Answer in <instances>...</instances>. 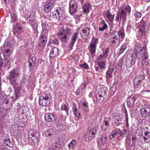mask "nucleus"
Here are the masks:
<instances>
[{"instance_id": "f257e3e1", "label": "nucleus", "mask_w": 150, "mask_h": 150, "mask_svg": "<svg viewBox=\"0 0 150 150\" xmlns=\"http://www.w3.org/2000/svg\"><path fill=\"white\" fill-rule=\"evenodd\" d=\"M143 50L140 44H137L135 46L134 53L137 58L139 60L142 59V64L143 65H147L149 64L148 60V55L146 52L144 51L143 53Z\"/></svg>"}, {"instance_id": "f03ea898", "label": "nucleus", "mask_w": 150, "mask_h": 150, "mask_svg": "<svg viewBox=\"0 0 150 150\" xmlns=\"http://www.w3.org/2000/svg\"><path fill=\"white\" fill-rule=\"evenodd\" d=\"M71 34L70 28L66 26H63L60 28L58 34L61 41L65 42H68Z\"/></svg>"}, {"instance_id": "7ed1b4c3", "label": "nucleus", "mask_w": 150, "mask_h": 150, "mask_svg": "<svg viewBox=\"0 0 150 150\" xmlns=\"http://www.w3.org/2000/svg\"><path fill=\"white\" fill-rule=\"evenodd\" d=\"M109 49L106 48L102 50V53L98 57L97 63L99 67L101 69H104L105 67L106 61L105 60L108 56Z\"/></svg>"}, {"instance_id": "20e7f679", "label": "nucleus", "mask_w": 150, "mask_h": 150, "mask_svg": "<svg viewBox=\"0 0 150 150\" xmlns=\"http://www.w3.org/2000/svg\"><path fill=\"white\" fill-rule=\"evenodd\" d=\"M19 70L18 68L13 69L9 73L8 79L10 83L15 86L18 83V77L19 75Z\"/></svg>"}, {"instance_id": "39448f33", "label": "nucleus", "mask_w": 150, "mask_h": 150, "mask_svg": "<svg viewBox=\"0 0 150 150\" xmlns=\"http://www.w3.org/2000/svg\"><path fill=\"white\" fill-rule=\"evenodd\" d=\"M97 133L96 129L95 128L92 129L86 133L84 135L85 140L86 142H89L91 141L95 137Z\"/></svg>"}, {"instance_id": "423d86ee", "label": "nucleus", "mask_w": 150, "mask_h": 150, "mask_svg": "<svg viewBox=\"0 0 150 150\" xmlns=\"http://www.w3.org/2000/svg\"><path fill=\"white\" fill-rule=\"evenodd\" d=\"M107 91V89L106 87L101 88L99 90L98 92V97L97 98V99L100 102H103L106 97Z\"/></svg>"}, {"instance_id": "0eeeda50", "label": "nucleus", "mask_w": 150, "mask_h": 150, "mask_svg": "<svg viewBox=\"0 0 150 150\" xmlns=\"http://www.w3.org/2000/svg\"><path fill=\"white\" fill-rule=\"evenodd\" d=\"M125 37L124 31L123 28L121 27L120 30L117 32V35H113V38L115 39L116 40L120 41H122Z\"/></svg>"}, {"instance_id": "6e6552de", "label": "nucleus", "mask_w": 150, "mask_h": 150, "mask_svg": "<svg viewBox=\"0 0 150 150\" xmlns=\"http://www.w3.org/2000/svg\"><path fill=\"white\" fill-rule=\"evenodd\" d=\"M69 13L73 15L77 11V5L74 0H71L69 3Z\"/></svg>"}, {"instance_id": "1a4fd4ad", "label": "nucleus", "mask_w": 150, "mask_h": 150, "mask_svg": "<svg viewBox=\"0 0 150 150\" xmlns=\"http://www.w3.org/2000/svg\"><path fill=\"white\" fill-rule=\"evenodd\" d=\"M146 23L143 18L141 22L138 23V27L139 28V34L140 36H142L144 33Z\"/></svg>"}, {"instance_id": "9d476101", "label": "nucleus", "mask_w": 150, "mask_h": 150, "mask_svg": "<svg viewBox=\"0 0 150 150\" xmlns=\"http://www.w3.org/2000/svg\"><path fill=\"white\" fill-rule=\"evenodd\" d=\"M126 13L125 10L122 9L120 12L117 13L115 20L117 21H121V20L123 21H125L126 20Z\"/></svg>"}, {"instance_id": "9b49d317", "label": "nucleus", "mask_w": 150, "mask_h": 150, "mask_svg": "<svg viewBox=\"0 0 150 150\" xmlns=\"http://www.w3.org/2000/svg\"><path fill=\"white\" fill-rule=\"evenodd\" d=\"M98 40V39L97 38H93L91 42L88 49L89 51L91 53H94L96 52Z\"/></svg>"}, {"instance_id": "f8f14e48", "label": "nucleus", "mask_w": 150, "mask_h": 150, "mask_svg": "<svg viewBox=\"0 0 150 150\" xmlns=\"http://www.w3.org/2000/svg\"><path fill=\"white\" fill-rule=\"evenodd\" d=\"M78 37V33L77 32L73 33L71 36L68 45L70 50H72L74 45Z\"/></svg>"}, {"instance_id": "ddd939ff", "label": "nucleus", "mask_w": 150, "mask_h": 150, "mask_svg": "<svg viewBox=\"0 0 150 150\" xmlns=\"http://www.w3.org/2000/svg\"><path fill=\"white\" fill-rule=\"evenodd\" d=\"M53 14L58 19H59L61 17H64V14L63 9L60 7L57 8L53 12Z\"/></svg>"}, {"instance_id": "4468645a", "label": "nucleus", "mask_w": 150, "mask_h": 150, "mask_svg": "<svg viewBox=\"0 0 150 150\" xmlns=\"http://www.w3.org/2000/svg\"><path fill=\"white\" fill-rule=\"evenodd\" d=\"M45 120L48 122H54L57 120V116L54 113H47L45 115Z\"/></svg>"}, {"instance_id": "2eb2a0df", "label": "nucleus", "mask_w": 150, "mask_h": 150, "mask_svg": "<svg viewBox=\"0 0 150 150\" xmlns=\"http://www.w3.org/2000/svg\"><path fill=\"white\" fill-rule=\"evenodd\" d=\"M11 45L9 42L6 40L5 42L4 46V51L3 52V55H8V56H10L11 53Z\"/></svg>"}, {"instance_id": "dca6fc26", "label": "nucleus", "mask_w": 150, "mask_h": 150, "mask_svg": "<svg viewBox=\"0 0 150 150\" xmlns=\"http://www.w3.org/2000/svg\"><path fill=\"white\" fill-rule=\"evenodd\" d=\"M136 59L132 56L129 55L127 56L126 59V65L129 68L131 67L135 63Z\"/></svg>"}, {"instance_id": "f3484780", "label": "nucleus", "mask_w": 150, "mask_h": 150, "mask_svg": "<svg viewBox=\"0 0 150 150\" xmlns=\"http://www.w3.org/2000/svg\"><path fill=\"white\" fill-rule=\"evenodd\" d=\"M47 35L41 34L39 39L38 44L40 47L45 45L47 41Z\"/></svg>"}, {"instance_id": "a211bd4d", "label": "nucleus", "mask_w": 150, "mask_h": 150, "mask_svg": "<svg viewBox=\"0 0 150 150\" xmlns=\"http://www.w3.org/2000/svg\"><path fill=\"white\" fill-rule=\"evenodd\" d=\"M13 87L14 90L16 98L17 99L21 97L23 94L22 91V88L21 86H16Z\"/></svg>"}, {"instance_id": "6ab92c4d", "label": "nucleus", "mask_w": 150, "mask_h": 150, "mask_svg": "<svg viewBox=\"0 0 150 150\" xmlns=\"http://www.w3.org/2000/svg\"><path fill=\"white\" fill-rule=\"evenodd\" d=\"M90 32V28L89 26L85 25L83 26L82 29V31L80 34L82 37L83 36L85 37L88 36Z\"/></svg>"}, {"instance_id": "aec40b11", "label": "nucleus", "mask_w": 150, "mask_h": 150, "mask_svg": "<svg viewBox=\"0 0 150 150\" xmlns=\"http://www.w3.org/2000/svg\"><path fill=\"white\" fill-rule=\"evenodd\" d=\"M54 3V1L51 0L50 2L45 5L44 9L45 13H48L50 12L52 9Z\"/></svg>"}, {"instance_id": "412c9836", "label": "nucleus", "mask_w": 150, "mask_h": 150, "mask_svg": "<svg viewBox=\"0 0 150 150\" xmlns=\"http://www.w3.org/2000/svg\"><path fill=\"white\" fill-rule=\"evenodd\" d=\"M42 25V33L48 35V30L51 28V26L47 23H43Z\"/></svg>"}, {"instance_id": "4be33fe9", "label": "nucleus", "mask_w": 150, "mask_h": 150, "mask_svg": "<svg viewBox=\"0 0 150 150\" xmlns=\"http://www.w3.org/2000/svg\"><path fill=\"white\" fill-rule=\"evenodd\" d=\"M137 99V97L136 96H133L129 98L127 100V105L130 107H133L135 101Z\"/></svg>"}, {"instance_id": "5701e85b", "label": "nucleus", "mask_w": 150, "mask_h": 150, "mask_svg": "<svg viewBox=\"0 0 150 150\" xmlns=\"http://www.w3.org/2000/svg\"><path fill=\"white\" fill-rule=\"evenodd\" d=\"M99 28L98 30L100 31H103L106 30L108 28V25L105 22V21L102 20L99 23Z\"/></svg>"}, {"instance_id": "b1692460", "label": "nucleus", "mask_w": 150, "mask_h": 150, "mask_svg": "<svg viewBox=\"0 0 150 150\" xmlns=\"http://www.w3.org/2000/svg\"><path fill=\"white\" fill-rule=\"evenodd\" d=\"M51 95L49 93H43L41 96L39 97V98L42 99L47 101L49 102L51 98Z\"/></svg>"}, {"instance_id": "393cba45", "label": "nucleus", "mask_w": 150, "mask_h": 150, "mask_svg": "<svg viewBox=\"0 0 150 150\" xmlns=\"http://www.w3.org/2000/svg\"><path fill=\"white\" fill-rule=\"evenodd\" d=\"M141 112L142 114L147 116L149 115L150 114V105H148L142 108L141 110Z\"/></svg>"}, {"instance_id": "a878e982", "label": "nucleus", "mask_w": 150, "mask_h": 150, "mask_svg": "<svg viewBox=\"0 0 150 150\" xmlns=\"http://www.w3.org/2000/svg\"><path fill=\"white\" fill-rule=\"evenodd\" d=\"M0 102L1 105L5 103L6 104H7L8 102V98L6 96H4L2 94L0 93Z\"/></svg>"}, {"instance_id": "bb28decb", "label": "nucleus", "mask_w": 150, "mask_h": 150, "mask_svg": "<svg viewBox=\"0 0 150 150\" xmlns=\"http://www.w3.org/2000/svg\"><path fill=\"white\" fill-rule=\"evenodd\" d=\"M120 134V135L122 134L121 132V130L119 129H117L113 131L110 136V139H112L113 138H114L115 136L117 134Z\"/></svg>"}, {"instance_id": "cd10ccee", "label": "nucleus", "mask_w": 150, "mask_h": 150, "mask_svg": "<svg viewBox=\"0 0 150 150\" xmlns=\"http://www.w3.org/2000/svg\"><path fill=\"white\" fill-rule=\"evenodd\" d=\"M114 69L109 67L106 73V80L111 78L112 77V73Z\"/></svg>"}, {"instance_id": "c85d7f7f", "label": "nucleus", "mask_w": 150, "mask_h": 150, "mask_svg": "<svg viewBox=\"0 0 150 150\" xmlns=\"http://www.w3.org/2000/svg\"><path fill=\"white\" fill-rule=\"evenodd\" d=\"M59 54L58 50L56 47L53 48L50 51V56L51 57H56Z\"/></svg>"}, {"instance_id": "c756f323", "label": "nucleus", "mask_w": 150, "mask_h": 150, "mask_svg": "<svg viewBox=\"0 0 150 150\" xmlns=\"http://www.w3.org/2000/svg\"><path fill=\"white\" fill-rule=\"evenodd\" d=\"M4 144L10 147H13V144L8 137H5L4 139Z\"/></svg>"}, {"instance_id": "7c9ffc66", "label": "nucleus", "mask_w": 150, "mask_h": 150, "mask_svg": "<svg viewBox=\"0 0 150 150\" xmlns=\"http://www.w3.org/2000/svg\"><path fill=\"white\" fill-rule=\"evenodd\" d=\"M108 138L105 137L103 136L100 138V139L98 141V144L100 146L106 144L107 143Z\"/></svg>"}, {"instance_id": "2f4dec72", "label": "nucleus", "mask_w": 150, "mask_h": 150, "mask_svg": "<svg viewBox=\"0 0 150 150\" xmlns=\"http://www.w3.org/2000/svg\"><path fill=\"white\" fill-rule=\"evenodd\" d=\"M122 117L119 115L116 116L114 118V123L117 126H119L121 122Z\"/></svg>"}, {"instance_id": "473e14b6", "label": "nucleus", "mask_w": 150, "mask_h": 150, "mask_svg": "<svg viewBox=\"0 0 150 150\" xmlns=\"http://www.w3.org/2000/svg\"><path fill=\"white\" fill-rule=\"evenodd\" d=\"M91 6L90 4L86 3L83 6V9L84 12L88 13L89 12V9Z\"/></svg>"}, {"instance_id": "72a5a7b5", "label": "nucleus", "mask_w": 150, "mask_h": 150, "mask_svg": "<svg viewBox=\"0 0 150 150\" xmlns=\"http://www.w3.org/2000/svg\"><path fill=\"white\" fill-rule=\"evenodd\" d=\"M76 144V140L72 139L71 141L68 144V148L69 149H73Z\"/></svg>"}, {"instance_id": "f704fd0d", "label": "nucleus", "mask_w": 150, "mask_h": 150, "mask_svg": "<svg viewBox=\"0 0 150 150\" xmlns=\"http://www.w3.org/2000/svg\"><path fill=\"white\" fill-rule=\"evenodd\" d=\"M44 133L45 136L47 137H52L53 134L52 129L51 128H50L46 131Z\"/></svg>"}, {"instance_id": "c9c22d12", "label": "nucleus", "mask_w": 150, "mask_h": 150, "mask_svg": "<svg viewBox=\"0 0 150 150\" xmlns=\"http://www.w3.org/2000/svg\"><path fill=\"white\" fill-rule=\"evenodd\" d=\"M68 105L66 103V104H63L61 107V110H64L66 112V114L67 115H68V111L69 108Z\"/></svg>"}, {"instance_id": "e433bc0d", "label": "nucleus", "mask_w": 150, "mask_h": 150, "mask_svg": "<svg viewBox=\"0 0 150 150\" xmlns=\"http://www.w3.org/2000/svg\"><path fill=\"white\" fill-rule=\"evenodd\" d=\"M49 102L45 100L39 98V103L40 105H42V106H46L48 105Z\"/></svg>"}, {"instance_id": "4c0bfd02", "label": "nucleus", "mask_w": 150, "mask_h": 150, "mask_svg": "<svg viewBox=\"0 0 150 150\" xmlns=\"http://www.w3.org/2000/svg\"><path fill=\"white\" fill-rule=\"evenodd\" d=\"M29 21L33 29L35 30H37L38 28V25L37 23L33 19H31Z\"/></svg>"}, {"instance_id": "58836bf2", "label": "nucleus", "mask_w": 150, "mask_h": 150, "mask_svg": "<svg viewBox=\"0 0 150 150\" xmlns=\"http://www.w3.org/2000/svg\"><path fill=\"white\" fill-rule=\"evenodd\" d=\"M60 139H57L54 145L53 146L56 148L59 149L61 147V145L60 143Z\"/></svg>"}, {"instance_id": "ea45409f", "label": "nucleus", "mask_w": 150, "mask_h": 150, "mask_svg": "<svg viewBox=\"0 0 150 150\" xmlns=\"http://www.w3.org/2000/svg\"><path fill=\"white\" fill-rule=\"evenodd\" d=\"M82 109L83 110L87 111L88 110V107L87 103L83 102L81 103Z\"/></svg>"}, {"instance_id": "a19ab883", "label": "nucleus", "mask_w": 150, "mask_h": 150, "mask_svg": "<svg viewBox=\"0 0 150 150\" xmlns=\"http://www.w3.org/2000/svg\"><path fill=\"white\" fill-rule=\"evenodd\" d=\"M111 119L109 117H105V118L103 123L107 125L109 127V123L111 121Z\"/></svg>"}, {"instance_id": "79ce46f5", "label": "nucleus", "mask_w": 150, "mask_h": 150, "mask_svg": "<svg viewBox=\"0 0 150 150\" xmlns=\"http://www.w3.org/2000/svg\"><path fill=\"white\" fill-rule=\"evenodd\" d=\"M111 119L109 117H105V118L103 123L107 125L109 127V123L111 121Z\"/></svg>"}, {"instance_id": "37998d69", "label": "nucleus", "mask_w": 150, "mask_h": 150, "mask_svg": "<svg viewBox=\"0 0 150 150\" xmlns=\"http://www.w3.org/2000/svg\"><path fill=\"white\" fill-rule=\"evenodd\" d=\"M106 16L111 22H113L114 20V16L113 15H111L110 12L107 13L106 14Z\"/></svg>"}, {"instance_id": "c03bdc74", "label": "nucleus", "mask_w": 150, "mask_h": 150, "mask_svg": "<svg viewBox=\"0 0 150 150\" xmlns=\"http://www.w3.org/2000/svg\"><path fill=\"white\" fill-rule=\"evenodd\" d=\"M126 49V46L125 44L122 45L120 47L119 49V54H122Z\"/></svg>"}, {"instance_id": "a18cd8bd", "label": "nucleus", "mask_w": 150, "mask_h": 150, "mask_svg": "<svg viewBox=\"0 0 150 150\" xmlns=\"http://www.w3.org/2000/svg\"><path fill=\"white\" fill-rule=\"evenodd\" d=\"M22 28V27L21 26H16V27L13 28L14 33H19L20 31L21 30Z\"/></svg>"}, {"instance_id": "49530a36", "label": "nucleus", "mask_w": 150, "mask_h": 150, "mask_svg": "<svg viewBox=\"0 0 150 150\" xmlns=\"http://www.w3.org/2000/svg\"><path fill=\"white\" fill-rule=\"evenodd\" d=\"M130 139V136L129 135L127 137L126 139V144L129 146H132V143L131 144Z\"/></svg>"}, {"instance_id": "de8ad7c7", "label": "nucleus", "mask_w": 150, "mask_h": 150, "mask_svg": "<svg viewBox=\"0 0 150 150\" xmlns=\"http://www.w3.org/2000/svg\"><path fill=\"white\" fill-rule=\"evenodd\" d=\"M79 66L82 69L87 70L89 68L88 65L86 63L79 65Z\"/></svg>"}, {"instance_id": "09e8293b", "label": "nucleus", "mask_w": 150, "mask_h": 150, "mask_svg": "<svg viewBox=\"0 0 150 150\" xmlns=\"http://www.w3.org/2000/svg\"><path fill=\"white\" fill-rule=\"evenodd\" d=\"M142 16V13L137 11H135L134 12V16L136 18H140Z\"/></svg>"}, {"instance_id": "8fccbe9b", "label": "nucleus", "mask_w": 150, "mask_h": 150, "mask_svg": "<svg viewBox=\"0 0 150 150\" xmlns=\"http://www.w3.org/2000/svg\"><path fill=\"white\" fill-rule=\"evenodd\" d=\"M73 111L74 114H75L76 115L77 114H78V110L75 104H74L73 105Z\"/></svg>"}, {"instance_id": "3c124183", "label": "nucleus", "mask_w": 150, "mask_h": 150, "mask_svg": "<svg viewBox=\"0 0 150 150\" xmlns=\"http://www.w3.org/2000/svg\"><path fill=\"white\" fill-rule=\"evenodd\" d=\"M11 17L12 21L13 22L16 21L17 18V16L15 14L13 13L11 14Z\"/></svg>"}, {"instance_id": "603ef678", "label": "nucleus", "mask_w": 150, "mask_h": 150, "mask_svg": "<svg viewBox=\"0 0 150 150\" xmlns=\"http://www.w3.org/2000/svg\"><path fill=\"white\" fill-rule=\"evenodd\" d=\"M4 57V60H6V62L8 63L10 61V56H8V55L6 54V55H3Z\"/></svg>"}, {"instance_id": "864d4df0", "label": "nucleus", "mask_w": 150, "mask_h": 150, "mask_svg": "<svg viewBox=\"0 0 150 150\" xmlns=\"http://www.w3.org/2000/svg\"><path fill=\"white\" fill-rule=\"evenodd\" d=\"M131 8L130 6L129 5H127L125 7V12L126 11H127L129 14L131 12Z\"/></svg>"}, {"instance_id": "5fc2aeb1", "label": "nucleus", "mask_w": 150, "mask_h": 150, "mask_svg": "<svg viewBox=\"0 0 150 150\" xmlns=\"http://www.w3.org/2000/svg\"><path fill=\"white\" fill-rule=\"evenodd\" d=\"M138 78H139L138 77V78L137 77L134 80V83H136V85H137L141 83L142 80H140V79L139 80H137V79H138Z\"/></svg>"}, {"instance_id": "6e6d98bb", "label": "nucleus", "mask_w": 150, "mask_h": 150, "mask_svg": "<svg viewBox=\"0 0 150 150\" xmlns=\"http://www.w3.org/2000/svg\"><path fill=\"white\" fill-rule=\"evenodd\" d=\"M137 138L134 137H133L132 138V145H134L136 143V142L137 141Z\"/></svg>"}, {"instance_id": "4d7b16f0", "label": "nucleus", "mask_w": 150, "mask_h": 150, "mask_svg": "<svg viewBox=\"0 0 150 150\" xmlns=\"http://www.w3.org/2000/svg\"><path fill=\"white\" fill-rule=\"evenodd\" d=\"M101 128L103 130H106V129L108 127V126L107 125H105V124H104V123L102 125H101Z\"/></svg>"}, {"instance_id": "13d9d810", "label": "nucleus", "mask_w": 150, "mask_h": 150, "mask_svg": "<svg viewBox=\"0 0 150 150\" xmlns=\"http://www.w3.org/2000/svg\"><path fill=\"white\" fill-rule=\"evenodd\" d=\"M31 131H32V130H31L28 133V137L30 138V139H31L32 137H34L35 135V134H31Z\"/></svg>"}, {"instance_id": "bf43d9fd", "label": "nucleus", "mask_w": 150, "mask_h": 150, "mask_svg": "<svg viewBox=\"0 0 150 150\" xmlns=\"http://www.w3.org/2000/svg\"><path fill=\"white\" fill-rule=\"evenodd\" d=\"M113 35H112V40L110 41L111 42L112 44H115V43L116 42H117V40H116L115 39H114L113 38Z\"/></svg>"}, {"instance_id": "052dcab7", "label": "nucleus", "mask_w": 150, "mask_h": 150, "mask_svg": "<svg viewBox=\"0 0 150 150\" xmlns=\"http://www.w3.org/2000/svg\"><path fill=\"white\" fill-rule=\"evenodd\" d=\"M52 43L54 45H57L59 43L58 41L56 39H54L53 40Z\"/></svg>"}, {"instance_id": "680f3d73", "label": "nucleus", "mask_w": 150, "mask_h": 150, "mask_svg": "<svg viewBox=\"0 0 150 150\" xmlns=\"http://www.w3.org/2000/svg\"><path fill=\"white\" fill-rule=\"evenodd\" d=\"M31 14H32L30 15H29V17L30 18H33L35 16V14L34 13H33V12H31Z\"/></svg>"}, {"instance_id": "e2e57ef3", "label": "nucleus", "mask_w": 150, "mask_h": 150, "mask_svg": "<svg viewBox=\"0 0 150 150\" xmlns=\"http://www.w3.org/2000/svg\"><path fill=\"white\" fill-rule=\"evenodd\" d=\"M3 61L1 57L0 56V67H1L3 64Z\"/></svg>"}, {"instance_id": "0e129e2a", "label": "nucleus", "mask_w": 150, "mask_h": 150, "mask_svg": "<svg viewBox=\"0 0 150 150\" xmlns=\"http://www.w3.org/2000/svg\"><path fill=\"white\" fill-rule=\"evenodd\" d=\"M86 87V85L85 84H83L81 86V88L82 90H84L85 88Z\"/></svg>"}, {"instance_id": "69168bd1", "label": "nucleus", "mask_w": 150, "mask_h": 150, "mask_svg": "<svg viewBox=\"0 0 150 150\" xmlns=\"http://www.w3.org/2000/svg\"><path fill=\"white\" fill-rule=\"evenodd\" d=\"M150 133V132H149L146 131L144 133V135L146 136H147V137H148V134H149Z\"/></svg>"}, {"instance_id": "338daca9", "label": "nucleus", "mask_w": 150, "mask_h": 150, "mask_svg": "<svg viewBox=\"0 0 150 150\" xmlns=\"http://www.w3.org/2000/svg\"><path fill=\"white\" fill-rule=\"evenodd\" d=\"M57 127H59L60 125V124L59 122H55Z\"/></svg>"}, {"instance_id": "774afa93", "label": "nucleus", "mask_w": 150, "mask_h": 150, "mask_svg": "<svg viewBox=\"0 0 150 150\" xmlns=\"http://www.w3.org/2000/svg\"><path fill=\"white\" fill-rule=\"evenodd\" d=\"M0 115H2V117L3 118H4L6 116V115L5 113L4 114H2V113L1 112H0Z\"/></svg>"}]
</instances>
